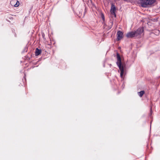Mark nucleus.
<instances>
[{"mask_svg": "<svg viewBox=\"0 0 160 160\" xmlns=\"http://www.w3.org/2000/svg\"><path fill=\"white\" fill-rule=\"evenodd\" d=\"M101 17L102 19V20L104 21V15L103 13H101Z\"/></svg>", "mask_w": 160, "mask_h": 160, "instance_id": "obj_10", "label": "nucleus"}, {"mask_svg": "<svg viewBox=\"0 0 160 160\" xmlns=\"http://www.w3.org/2000/svg\"><path fill=\"white\" fill-rule=\"evenodd\" d=\"M126 36L129 38L136 37L134 32H128L126 35Z\"/></svg>", "mask_w": 160, "mask_h": 160, "instance_id": "obj_5", "label": "nucleus"}, {"mask_svg": "<svg viewBox=\"0 0 160 160\" xmlns=\"http://www.w3.org/2000/svg\"><path fill=\"white\" fill-rule=\"evenodd\" d=\"M19 2L18 1H17L16 4H15L14 5V6L15 7H17L18 6H19Z\"/></svg>", "mask_w": 160, "mask_h": 160, "instance_id": "obj_9", "label": "nucleus"}, {"mask_svg": "<svg viewBox=\"0 0 160 160\" xmlns=\"http://www.w3.org/2000/svg\"><path fill=\"white\" fill-rule=\"evenodd\" d=\"M145 93V92L144 91H142L140 92H138V95L140 97H141Z\"/></svg>", "mask_w": 160, "mask_h": 160, "instance_id": "obj_8", "label": "nucleus"}, {"mask_svg": "<svg viewBox=\"0 0 160 160\" xmlns=\"http://www.w3.org/2000/svg\"><path fill=\"white\" fill-rule=\"evenodd\" d=\"M117 61L116 63L120 71V76L122 78L124 73V67H125V65L124 64L122 63L121 57L118 53H117Z\"/></svg>", "mask_w": 160, "mask_h": 160, "instance_id": "obj_1", "label": "nucleus"}, {"mask_svg": "<svg viewBox=\"0 0 160 160\" xmlns=\"http://www.w3.org/2000/svg\"><path fill=\"white\" fill-rule=\"evenodd\" d=\"M152 113V108L151 107L150 108V113L149 115L150 116H151Z\"/></svg>", "mask_w": 160, "mask_h": 160, "instance_id": "obj_11", "label": "nucleus"}, {"mask_svg": "<svg viewBox=\"0 0 160 160\" xmlns=\"http://www.w3.org/2000/svg\"><path fill=\"white\" fill-rule=\"evenodd\" d=\"M42 37L43 38H44V36H45V35H44V34L43 33H42Z\"/></svg>", "mask_w": 160, "mask_h": 160, "instance_id": "obj_12", "label": "nucleus"}, {"mask_svg": "<svg viewBox=\"0 0 160 160\" xmlns=\"http://www.w3.org/2000/svg\"><path fill=\"white\" fill-rule=\"evenodd\" d=\"M41 53V50L39 49L38 48H37L35 50V55L37 56L39 55Z\"/></svg>", "mask_w": 160, "mask_h": 160, "instance_id": "obj_7", "label": "nucleus"}, {"mask_svg": "<svg viewBox=\"0 0 160 160\" xmlns=\"http://www.w3.org/2000/svg\"><path fill=\"white\" fill-rule=\"evenodd\" d=\"M155 2V0H140L139 3L141 4V6L146 8L148 5H152Z\"/></svg>", "mask_w": 160, "mask_h": 160, "instance_id": "obj_2", "label": "nucleus"}, {"mask_svg": "<svg viewBox=\"0 0 160 160\" xmlns=\"http://www.w3.org/2000/svg\"><path fill=\"white\" fill-rule=\"evenodd\" d=\"M117 41H118L121 39H122V38L123 33V32L120 31H118L117 32Z\"/></svg>", "mask_w": 160, "mask_h": 160, "instance_id": "obj_4", "label": "nucleus"}, {"mask_svg": "<svg viewBox=\"0 0 160 160\" xmlns=\"http://www.w3.org/2000/svg\"><path fill=\"white\" fill-rule=\"evenodd\" d=\"M116 8L113 4H112L111 8V12L112 15H114L115 17H116V14L115 13Z\"/></svg>", "mask_w": 160, "mask_h": 160, "instance_id": "obj_6", "label": "nucleus"}, {"mask_svg": "<svg viewBox=\"0 0 160 160\" xmlns=\"http://www.w3.org/2000/svg\"><path fill=\"white\" fill-rule=\"evenodd\" d=\"M143 31V28L141 27L139 28L136 31L134 32L136 37H139L140 35L142 33Z\"/></svg>", "mask_w": 160, "mask_h": 160, "instance_id": "obj_3", "label": "nucleus"}]
</instances>
